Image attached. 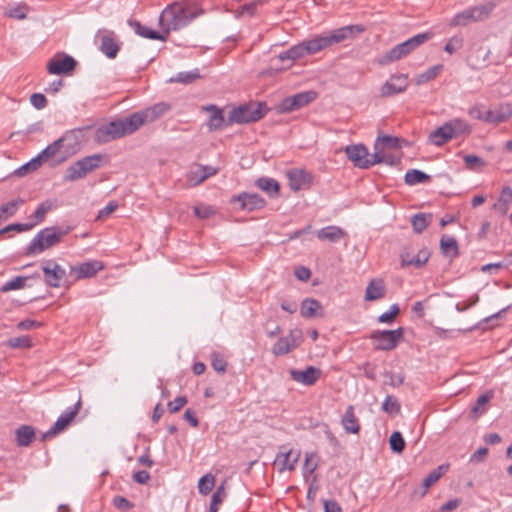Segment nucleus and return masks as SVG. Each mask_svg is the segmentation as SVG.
<instances>
[{
    "label": "nucleus",
    "instance_id": "nucleus-1",
    "mask_svg": "<svg viewBox=\"0 0 512 512\" xmlns=\"http://www.w3.org/2000/svg\"><path fill=\"white\" fill-rule=\"evenodd\" d=\"M202 14L196 1L185 0L168 5L159 16V24L164 34L151 30L138 21H130L135 33L143 38L164 41L170 30H179L188 25L192 20Z\"/></svg>",
    "mask_w": 512,
    "mask_h": 512
},
{
    "label": "nucleus",
    "instance_id": "nucleus-2",
    "mask_svg": "<svg viewBox=\"0 0 512 512\" xmlns=\"http://www.w3.org/2000/svg\"><path fill=\"white\" fill-rule=\"evenodd\" d=\"M168 107L164 103L134 112L126 117L115 119L100 126L95 133L98 142L107 143L137 131L145 123L153 122L162 116Z\"/></svg>",
    "mask_w": 512,
    "mask_h": 512
},
{
    "label": "nucleus",
    "instance_id": "nucleus-3",
    "mask_svg": "<svg viewBox=\"0 0 512 512\" xmlns=\"http://www.w3.org/2000/svg\"><path fill=\"white\" fill-rule=\"evenodd\" d=\"M69 228L70 226H67V229L60 230L56 229L55 227H45L39 231L37 235L32 239L26 248L25 254L29 256L37 255L46 249L51 248L57 244L65 234L69 232Z\"/></svg>",
    "mask_w": 512,
    "mask_h": 512
},
{
    "label": "nucleus",
    "instance_id": "nucleus-4",
    "mask_svg": "<svg viewBox=\"0 0 512 512\" xmlns=\"http://www.w3.org/2000/svg\"><path fill=\"white\" fill-rule=\"evenodd\" d=\"M430 38L431 34L428 32L417 34L391 48L388 52H386L378 59V63L380 65H388L395 61H398L409 55L417 47L428 41Z\"/></svg>",
    "mask_w": 512,
    "mask_h": 512
},
{
    "label": "nucleus",
    "instance_id": "nucleus-5",
    "mask_svg": "<svg viewBox=\"0 0 512 512\" xmlns=\"http://www.w3.org/2000/svg\"><path fill=\"white\" fill-rule=\"evenodd\" d=\"M102 160V154H93L79 159L65 170L64 180L74 182L86 177L100 167Z\"/></svg>",
    "mask_w": 512,
    "mask_h": 512
},
{
    "label": "nucleus",
    "instance_id": "nucleus-6",
    "mask_svg": "<svg viewBox=\"0 0 512 512\" xmlns=\"http://www.w3.org/2000/svg\"><path fill=\"white\" fill-rule=\"evenodd\" d=\"M345 153L354 166L361 169H368L378 163H388V160L381 156L379 152L370 154L362 144L346 146Z\"/></svg>",
    "mask_w": 512,
    "mask_h": 512
},
{
    "label": "nucleus",
    "instance_id": "nucleus-7",
    "mask_svg": "<svg viewBox=\"0 0 512 512\" xmlns=\"http://www.w3.org/2000/svg\"><path fill=\"white\" fill-rule=\"evenodd\" d=\"M267 106L263 103H251L233 108L228 115L227 125L243 124L260 120L265 116Z\"/></svg>",
    "mask_w": 512,
    "mask_h": 512
},
{
    "label": "nucleus",
    "instance_id": "nucleus-8",
    "mask_svg": "<svg viewBox=\"0 0 512 512\" xmlns=\"http://www.w3.org/2000/svg\"><path fill=\"white\" fill-rule=\"evenodd\" d=\"M403 336V328L395 330H376L369 338L372 340L374 348L377 350L389 351L394 349Z\"/></svg>",
    "mask_w": 512,
    "mask_h": 512
},
{
    "label": "nucleus",
    "instance_id": "nucleus-9",
    "mask_svg": "<svg viewBox=\"0 0 512 512\" xmlns=\"http://www.w3.org/2000/svg\"><path fill=\"white\" fill-rule=\"evenodd\" d=\"M303 342V333L299 328L291 329L287 336L279 338L272 346V353L275 356H282L298 348Z\"/></svg>",
    "mask_w": 512,
    "mask_h": 512
},
{
    "label": "nucleus",
    "instance_id": "nucleus-10",
    "mask_svg": "<svg viewBox=\"0 0 512 512\" xmlns=\"http://www.w3.org/2000/svg\"><path fill=\"white\" fill-rule=\"evenodd\" d=\"M81 408V400L79 399L72 407L66 409L56 420L54 425L46 431L42 439L46 440L48 438H52L56 436L58 433L64 431L78 414Z\"/></svg>",
    "mask_w": 512,
    "mask_h": 512
},
{
    "label": "nucleus",
    "instance_id": "nucleus-11",
    "mask_svg": "<svg viewBox=\"0 0 512 512\" xmlns=\"http://www.w3.org/2000/svg\"><path fill=\"white\" fill-rule=\"evenodd\" d=\"M45 283L53 288L60 287L66 277V270L54 260L42 262Z\"/></svg>",
    "mask_w": 512,
    "mask_h": 512
},
{
    "label": "nucleus",
    "instance_id": "nucleus-12",
    "mask_svg": "<svg viewBox=\"0 0 512 512\" xmlns=\"http://www.w3.org/2000/svg\"><path fill=\"white\" fill-rule=\"evenodd\" d=\"M96 41L100 42L99 50L109 59H114L119 52V45L116 42V34L107 29H99Z\"/></svg>",
    "mask_w": 512,
    "mask_h": 512
},
{
    "label": "nucleus",
    "instance_id": "nucleus-13",
    "mask_svg": "<svg viewBox=\"0 0 512 512\" xmlns=\"http://www.w3.org/2000/svg\"><path fill=\"white\" fill-rule=\"evenodd\" d=\"M76 60L67 54L58 53L47 64V70L52 75L68 74L76 66Z\"/></svg>",
    "mask_w": 512,
    "mask_h": 512
},
{
    "label": "nucleus",
    "instance_id": "nucleus-14",
    "mask_svg": "<svg viewBox=\"0 0 512 512\" xmlns=\"http://www.w3.org/2000/svg\"><path fill=\"white\" fill-rule=\"evenodd\" d=\"M316 97V92L312 90L300 92L293 96L283 99L279 107L282 112H291L308 105L309 103L314 101Z\"/></svg>",
    "mask_w": 512,
    "mask_h": 512
},
{
    "label": "nucleus",
    "instance_id": "nucleus-15",
    "mask_svg": "<svg viewBox=\"0 0 512 512\" xmlns=\"http://www.w3.org/2000/svg\"><path fill=\"white\" fill-rule=\"evenodd\" d=\"M364 31V27L362 25H347L338 29L331 31L329 34H324L325 40L327 42L328 47L340 43L346 39H351L355 37V35Z\"/></svg>",
    "mask_w": 512,
    "mask_h": 512
},
{
    "label": "nucleus",
    "instance_id": "nucleus-16",
    "mask_svg": "<svg viewBox=\"0 0 512 512\" xmlns=\"http://www.w3.org/2000/svg\"><path fill=\"white\" fill-rule=\"evenodd\" d=\"M300 457V451L296 453L292 449H287L285 445L280 446L279 452L275 458V465L278 466L280 473L288 470L292 471L295 469Z\"/></svg>",
    "mask_w": 512,
    "mask_h": 512
},
{
    "label": "nucleus",
    "instance_id": "nucleus-17",
    "mask_svg": "<svg viewBox=\"0 0 512 512\" xmlns=\"http://www.w3.org/2000/svg\"><path fill=\"white\" fill-rule=\"evenodd\" d=\"M408 87V76L406 74L392 75L380 88L383 97L393 96L404 92Z\"/></svg>",
    "mask_w": 512,
    "mask_h": 512
},
{
    "label": "nucleus",
    "instance_id": "nucleus-18",
    "mask_svg": "<svg viewBox=\"0 0 512 512\" xmlns=\"http://www.w3.org/2000/svg\"><path fill=\"white\" fill-rule=\"evenodd\" d=\"M289 374L295 382L304 386L314 385L321 376V370L314 366H308L305 370L290 369Z\"/></svg>",
    "mask_w": 512,
    "mask_h": 512
},
{
    "label": "nucleus",
    "instance_id": "nucleus-19",
    "mask_svg": "<svg viewBox=\"0 0 512 512\" xmlns=\"http://www.w3.org/2000/svg\"><path fill=\"white\" fill-rule=\"evenodd\" d=\"M510 118H512L511 103H500L493 108L488 109L486 113L487 124L498 125L508 121Z\"/></svg>",
    "mask_w": 512,
    "mask_h": 512
},
{
    "label": "nucleus",
    "instance_id": "nucleus-20",
    "mask_svg": "<svg viewBox=\"0 0 512 512\" xmlns=\"http://www.w3.org/2000/svg\"><path fill=\"white\" fill-rule=\"evenodd\" d=\"M232 202L240 209L254 211L264 207L265 200L255 193L244 192L232 199Z\"/></svg>",
    "mask_w": 512,
    "mask_h": 512
},
{
    "label": "nucleus",
    "instance_id": "nucleus-21",
    "mask_svg": "<svg viewBox=\"0 0 512 512\" xmlns=\"http://www.w3.org/2000/svg\"><path fill=\"white\" fill-rule=\"evenodd\" d=\"M286 176L288 179L289 187L294 191L303 189L311 182V175L308 172L300 169L289 170L286 173Z\"/></svg>",
    "mask_w": 512,
    "mask_h": 512
},
{
    "label": "nucleus",
    "instance_id": "nucleus-22",
    "mask_svg": "<svg viewBox=\"0 0 512 512\" xmlns=\"http://www.w3.org/2000/svg\"><path fill=\"white\" fill-rule=\"evenodd\" d=\"M430 258V252L427 248L420 249L415 256H410L408 253H403L401 255V265L403 267L406 266H415L417 268L422 267Z\"/></svg>",
    "mask_w": 512,
    "mask_h": 512
},
{
    "label": "nucleus",
    "instance_id": "nucleus-23",
    "mask_svg": "<svg viewBox=\"0 0 512 512\" xmlns=\"http://www.w3.org/2000/svg\"><path fill=\"white\" fill-rule=\"evenodd\" d=\"M341 424L346 433L357 434L360 431V423L355 415L354 406L349 405L341 418Z\"/></svg>",
    "mask_w": 512,
    "mask_h": 512
},
{
    "label": "nucleus",
    "instance_id": "nucleus-24",
    "mask_svg": "<svg viewBox=\"0 0 512 512\" xmlns=\"http://www.w3.org/2000/svg\"><path fill=\"white\" fill-rule=\"evenodd\" d=\"M204 109L210 113L209 119L207 121V127L210 131L220 130L225 124H227L222 110L217 106L208 105Z\"/></svg>",
    "mask_w": 512,
    "mask_h": 512
},
{
    "label": "nucleus",
    "instance_id": "nucleus-25",
    "mask_svg": "<svg viewBox=\"0 0 512 512\" xmlns=\"http://www.w3.org/2000/svg\"><path fill=\"white\" fill-rule=\"evenodd\" d=\"M103 268L99 261H88L73 267L72 271L76 274L77 278H90Z\"/></svg>",
    "mask_w": 512,
    "mask_h": 512
},
{
    "label": "nucleus",
    "instance_id": "nucleus-26",
    "mask_svg": "<svg viewBox=\"0 0 512 512\" xmlns=\"http://www.w3.org/2000/svg\"><path fill=\"white\" fill-rule=\"evenodd\" d=\"M453 133L448 123L445 122L442 126L430 133L429 141L435 146H441L447 141L453 139Z\"/></svg>",
    "mask_w": 512,
    "mask_h": 512
},
{
    "label": "nucleus",
    "instance_id": "nucleus-27",
    "mask_svg": "<svg viewBox=\"0 0 512 512\" xmlns=\"http://www.w3.org/2000/svg\"><path fill=\"white\" fill-rule=\"evenodd\" d=\"M385 295V285L381 279H372L366 287L364 299L366 301H375L383 298Z\"/></svg>",
    "mask_w": 512,
    "mask_h": 512
},
{
    "label": "nucleus",
    "instance_id": "nucleus-28",
    "mask_svg": "<svg viewBox=\"0 0 512 512\" xmlns=\"http://www.w3.org/2000/svg\"><path fill=\"white\" fill-rule=\"evenodd\" d=\"M433 222H438V224H451L454 222L453 216H445L440 218H435L432 213H417L411 217V224H431Z\"/></svg>",
    "mask_w": 512,
    "mask_h": 512
},
{
    "label": "nucleus",
    "instance_id": "nucleus-29",
    "mask_svg": "<svg viewBox=\"0 0 512 512\" xmlns=\"http://www.w3.org/2000/svg\"><path fill=\"white\" fill-rule=\"evenodd\" d=\"M512 202V188L510 186H504L498 196L497 201L493 204L494 210L499 212L501 215H505L508 210L510 203Z\"/></svg>",
    "mask_w": 512,
    "mask_h": 512
},
{
    "label": "nucleus",
    "instance_id": "nucleus-30",
    "mask_svg": "<svg viewBox=\"0 0 512 512\" xmlns=\"http://www.w3.org/2000/svg\"><path fill=\"white\" fill-rule=\"evenodd\" d=\"M300 311L304 318L322 316V305L314 298H306L301 303Z\"/></svg>",
    "mask_w": 512,
    "mask_h": 512
},
{
    "label": "nucleus",
    "instance_id": "nucleus-31",
    "mask_svg": "<svg viewBox=\"0 0 512 512\" xmlns=\"http://www.w3.org/2000/svg\"><path fill=\"white\" fill-rule=\"evenodd\" d=\"M16 443L20 447L29 446L35 439V430L32 426L22 425L15 432Z\"/></svg>",
    "mask_w": 512,
    "mask_h": 512
},
{
    "label": "nucleus",
    "instance_id": "nucleus-32",
    "mask_svg": "<svg viewBox=\"0 0 512 512\" xmlns=\"http://www.w3.org/2000/svg\"><path fill=\"white\" fill-rule=\"evenodd\" d=\"M217 168L212 166L198 165V167L190 172L189 180L198 185L205 181L207 178L217 173Z\"/></svg>",
    "mask_w": 512,
    "mask_h": 512
},
{
    "label": "nucleus",
    "instance_id": "nucleus-33",
    "mask_svg": "<svg viewBox=\"0 0 512 512\" xmlns=\"http://www.w3.org/2000/svg\"><path fill=\"white\" fill-rule=\"evenodd\" d=\"M496 3L492 0L484 1L483 3L469 7L474 16V21L480 22L488 18L490 13L495 9Z\"/></svg>",
    "mask_w": 512,
    "mask_h": 512
},
{
    "label": "nucleus",
    "instance_id": "nucleus-34",
    "mask_svg": "<svg viewBox=\"0 0 512 512\" xmlns=\"http://www.w3.org/2000/svg\"><path fill=\"white\" fill-rule=\"evenodd\" d=\"M70 140H74V133L68 132L61 138L55 140L52 144L48 145L44 150H42V156H44L47 160L53 156H55L62 147H64V143Z\"/></svg>",
    "mask_w": 512,
    "mask_h": 512
},
{
    "label": "nucleus",
    "instance_id": "nucleus-35",
    "mask_svg": "<svg viewBox=\"0 0 512 512\" xmlns=\"http://www.w3.org/2000/svg\"><path fill=\"white\" fill-rule=\"evenodd\" d=\"M344 230L339 226H324L317 233V236L321 240H327L330 242H337L345 236Z\"/></svg>",
    "mask_w": 512,
    "mask_h": 512
},
{
    "label": "nucleus",
    "instance_id": "nucleus-36",
    "mask_svg": "<svg viewBox=\"0 0 512 512\" xmlns=\"http://www.w3.org/2000/svg\"><path fill=\"white\" fill-rule=\"evenodd\" d=\"M304 48L305 47H304V44L302 41V42L290 47L288 50L280 53L278 58L281 61L289 60L290 61L289 66H290L294 61L307 56Z\"/></svg>",
    "mask_w": 512,
    "mask_h": 512
},
{
    "label": "nucleus",
    "instance_id": "nucleus-37",
    "mask_svg": "<svg viewBox=\"0 0 512 512\" xmlns=\"http://www.w3.org/2000/svg\"><path fill=\"white\" fill-rule=\"evenodd\" d=\"M440 249L445 257H449L451 259L455 258L459 253L456 239L448 235L441 237Z\"/></svg>",
    "mask_w": 512,
    "mask_h": 512
},
{
    "label": "nucleus",
    "instance_id": "nucleus-38",
    "mask_svg": "<svg viewBox=\"0 0 512 512\" xmlns=\"http://www.w3.org/2000/svg\"><path fill=\"white\" fill-rule=\"evenodd\" d=\"M449 469V464H442L437 467L434 471L430 472L428 476L423 480V491L420 496L426 495L428 489L435 484L442 475H444Z\"/></svg>",
    "mask_w": 512,
    "mask_h": 512
},
{
    "label": "nucleus",
    "instance_id": "nucleus-39",
    "mask_svg": "<svg viewBox=\"0 0 512 512\" xmlns=\"http://www.w3.org/2000/svg\"><path fill=\"white\" fill-rule=\"evenodd\" d=\"M305 52L308 55L315 54L320 50L328 47L327 42L325 40L324 34L316 36L313 39L303 41Z\"/></svg>",
    "mask_w": 512,
    "mask_h": 512
},
{
    "label": "nucleus",
    "instance_id": "nucleus-40",
    "mask_svg": "<svg viewBox=\"0 0 512 512\" xmlns=\"http://www.w3.org/2000/svg\"><path fill=\"white\" fill-rule=\"evenodd\" d=\"M255 185L269 196H274L279 191V183L273 178L260 177L255 181Z\"/></svg>",
    "mask_w": 512,
    "mask_h": 512
},
{
    "label": "nucleus",
    "instance_id": "nucleus-41",
    "mask_svg": "<svg viewBox=\"0 0 512 512\" xmlns=\"http://www.w3.org/2000/svg\"><path fill=\"white\" fill-rule=\"evenodd\" d=\"M31 278L40 279L41 276H40V274L38 272L34 273L32 276H17V277H15L12 280L7 281L2 286L1 290L3 292H8V291H12V290L21 289V288L25 287L26 281L31 279Z\"/></svg>",
    "mask_w": 512,
    "mask_h": 512
},
{
    "label": "nucleus",
    "instance_id": "nucleus-42",
    "mask_svg": "<svg viewBox=\"0 0 512 512\" xmlns=\"http://www.w3.org/2000/svg\"><path fill=\"white\" fill-rule=\"evenodd\" d=\"M199 78V69L196 68L191 71L179 72L175 76H172L168 81L170 83L190 84Z\"/></svg>",
    "mask_w": 512,
    "mask_h": 512
},
{
    "label": "nucleus",
    "instance_id": "nucleus-43",
    "mask_svg": "<svg viewBox=\"0 0 512 512\" xmlns=\"http://www.w3.org/2000/svg\"><path fill=\"white\" fill-rule=\"evenodd\" d=\"M475 22L473 13L471 9L468 7L467 9L455 14L450 21V26L458 27V26H466L469 23Z\"/></svg>",
    "mask_w": 512,
    "mask_h": 512
},
{
    "label": "nucleus",
    "instance_id": "nucleus-44",
    "mask_svg": "<svg viewBox=\"0 0 512 512\" xmlns=\"http://www.w3.org/2000/svg\"><path fill=\"white\" fill-rule=\"evenodd\" d=\"M452 130L454 138L459 135L469 134L471 131L470 125L461 118H453L447 121Z\"/></svg>",
    "mask_w": 512,
    "mask_h": 512
},
{
    "label": "nucleus",
    "instance_id": "nucleus-45",
    "mask_svg": "<svg viewBox=\"0 0 512 512\" xmlns=\"http://www.w3.org/2000/svg\"><path fill=\"white\" fill-rule=\"evenodd\" d=\"M28 11V6L26 4L20 3L8 6L5 9L4 14L9 18L23 20L26 18Z\"/></svg>",
    "mask_w": 512,
    "mask_h": 512
},
{
    "label": "nucleus",
    "instance_id": "nucleus-46",
    "mask_svg": "<svg viewBox=\"0 0 512 512\" xmlns=\"http://www.w3.org/2000/svg\"><path fill=\"white\" fill-rule=\"evenodd\" d=\"M430 179V176L426 173L417 170V169H411L408 170L404 176V180L406 184L408 185H416L420 183H424Z\"/></svg>",
    "mask_w": 512,
    "mask_h": 512
},
{
    "label": "nucleus",
    "instance_id": "nucleus-47",
    "mask_svg": "<svg viewBox=\"0 0 512 512\" xmlns=\"http://www.w3.org/2000/svg\"><path fill=\"white\" fill-rule=\"evenodd\" d=\"M442 65H435L427 69L425 72L417 75L414 79L416 85H422L434 78L437 77V75L442 70Z\"/></svg>",
    "mask_w": 512,
    "mask_h": 512
},
{
    "label": "nucleus",
    "instance_id": "nucleus-48",
    "mask_svg": "<svg viewBox=\"0 0 512 512\" xmlns=\"http://www.w3.org/2000/svg\"><path fill=\"white\" fill-rule=\"evenodd\" d=\"M494 397L492 390L486 391L480 395L476 401V404L472 408V412L476 415L483 414L485 412V405Z\"/></svg>",
    "mask_w": 512,
    "mask_h": 512
},
{
    "label": "nucleus",
    "instance_id": "nucleus-49",
    "mask_svg": "<svg viewBox=\"0 0 512 512\" xmlns=\"http://www.w3.org/2000/svg\"><path fill=\"white\" fill-rule=\"evenodd\" d=\"M226 497V492L224 485H220L217 487L216 491L212 494L209 512H217L219 509V505L224 501Z\"/></svg>",
    "mask_w": 512,
    "mask_h": 512
},
{
    "label": "nucleus",
    "instance_id": "nucleus-50",
    "mask_svg": "<svg viewBox=\"0 0 512 512\" xmlns=\"http://www.w3.org/2000/svg\"><path fill=\"white\" fill-rule=\"evenodd\" d=\"M215 485V478L212 474L202 476L198 482V490L200 494L207 495Z\"/></svg>",
    "mask_w": 512,
    "mask_h": 512
},
{
    "label": "nucleus",
    "instance_id": "nucleus-51",
    "mask_svg": "<svg viewBox=\"0 0 512 512\" xmlns=\"http://www.w3.org/2000/svg\"><path fill=\"white\" fill-rule=\"evenodd\" d=\"M400 408H401L400 403L394 396H392V395L386 396V398L382 404L383 411H385L386 413H388L390 415H395L400 412Z\"/></svg>",
    "mask_w": 512,
    "mask_h": 512
},
{
    "label": "nucleus",
    "instance_id": "nucleus-52",
    "mask_svg": "<svg viewBox=\"0 0 512 512\" xmlns=\"http://www.w3.org/2000/svg\"><path fill=\"white\" fill-rule=\"evenodd\" d=\"M216 213V209L207 204H199L194 207V214L200 220H206L211 218Z\"/></svg>",
    "mask_w": 512,
    "mask_h": 512
},
{
    "label": "nucleus",
    "instance_id": "nucleus-53",
    "mask_svg": "<svg viewBox=\"0 0 512 512\" xmlns=\"http://www.w3.org/2000/svg\"><path fill=\"white\" fill-rule=\"evenodd\" d=\"M19 202L12 200L0 206V221L7 220L10 216H12L17 208Z\"/></svg>",
    "mask_w": 512,
    "mask_h": 512
},
{
    "label": "nucleus",
    "instance_id": "nucleus-54",
    "mask_svg": "<svg viewBox=\"0 0 512 512\" xmlns=\"http://www.w3.org/2000/svg\"><path fill=\"white\" fill-rule=\"evenodd\" d=\"M389 443L391 450L397 453H401L405 448V441L399 431H395L391 434Z\"/></svg>",
    "mask_w": 512,
    "mask_h": 512
},
{
    "label": "nucleus",
    "instance_id": "nucleus-55",
    "mask_svg": "<svg viewBox=\"0 0 512 512\" xmlns=\"http://www.w3.org/2000/svg\"><path fill=\"white\" fill-rule=\"evenodd\" d=\"M31 340L28 336H20L11 338L6 342V346L9 348H21V349H27L31 347Z\"/></svg>",
    "mask_w": 512,
    "mask_h": 512
},
{
    "label": "nucleus",
    "instance_id": "nucleus-56",
    "mask_svg": "<svg viewBox=\"0 0 512 512\" xmlns=\"http://www.w3.org/2000/svg\"><path fill=\"white\" fill-rule=\"evenodd\" d=\"M466 167L470 170H480L485 166V161L479 156L468 154L463 157Z\"/></svg>",
    "mask_w": 512,
    "mask_h": 512
},
{
    "label": "nucleus",
    "instance_id": "nucleus-57",
    "mask_svg": "<svg viewBox=\"0 0 512 512\" xmlns=\"http://www.w3.org/2000/svg\"><path fill=\"white\" fill-rule=\"evenodd\" d=\"M397 138L391 137V136H383L379 137L375 143L374 152H379L381 154V151L385 147H394L397 144Z\"/></svg>",
    "mask_w": 512,
    "mask_h": 512
},
{
    "label": "nucleus",
    "instance_id": "nucleus-58",
    "mask_svg": "<svg viewBox=\"0 0 512 512\" xmlns=\"http://www.w3.org/2000/svg\"><path fill=\"white\" fill-rule=\"evenodd\" d=\"M118 208L116 201H110L105 207L100 209L95 217V221H105Z\"/></svg>",
    "mask_w": 512,
    "mask_h": 512
},
{
    "label": "nucleus",
    "instance_id": "nucleus-59",
    "mask_svg": "<svg viewBox=\"0 0 512 512\" xmlns=\"http://www.w3.org/2000/svg\"><path fill=\"white\" fill-rule=\"evenodd\" d=\"M486 113L487 110L485 109L483 104H476L469 108L468 115L475 120H480L486 123Z\"/></svg>",
    "mask_w": 512,
    "mask_h": 512
},
{
    "label": "nucleus",
    "instance_id": "nucleus-60",
    "mask_svg": "<svg viewBox=\"0 0 512 512\" xmlns=\"http://www.w3.org/2000/svg\"><path fill=\"white\" fill-rule=\"evenodd\" d=\"M315 458H316V453H314V452L306 453L304 467H303L304 474H306V473L313 474L315 472V470L318 467V463L316 461H314Z\"/></svg>",
    "mask_w": 512,
    "mask_h": 512
},
{
    "label": "nucleus",
    "instance_id": "nucleus-61",
    "mask_svg": "<svg viewBox=\"0 0 512 512\" xmlns=\"http://www.w3.org/2000/svg\"><path fill=\"white\" fill-rule=\"evenodd\" d=\"M53 207V204L52 202L50 201H45V202H42L38 207L37 209L35 210L34 212V217L35 219L38 221V222H42L44 221L45 219V215L47 214L48 211H50Z\"/></svg>",
    "mask_w": 512,
    "mask_h": 512
},
{
    "label": "nucleus",
    "instance_id": "nucleus-62",
    "mask_svg": "<svg viewBox=\"0 0 512 512\" xmlns=\"http://www.w3.org/2000/svg\"><path fill=\"white\" fill-rule=\"evenodd\" d=\"M399 307L397 304H393L390 306L389 311L384 312L378 317V321L380 323H390L394 320V318L399 314Z\"/></svg>",
    "mask_w": 512,
    "mask_h": 512
},
{
    "label": "nucleus",
    "instance_id": "nucleus-63",
    "mask_svg": "<svg viewBox=\"0 0 512 512\" xmlns=\"http://www.w3.org/2000/svg\"><path fill=\"white\" fill-rule=\"evenodd\" d=\"M462 45L463 39L459 36H453L446 43L444 50L449 54H453L454 52L459 50L462 47Z\"/></svg>",
    "mask_w": 512,
    "mask_h": 512
},
{
    "label": "nucleus",
    "instance_id": "nucleus-64",
    "mask_svg": "<svg viewBox=\"0 0 512 512\" xmlns=\"http://www.w3.org/2000/svg\"><path fill=\"white\" fill-rule=\"evenodd\" d=\"M187 402L188 400L185 396H178L174 400L169 401L167 407L170 413H176L180 411Z\"/></svg>",
    "mask_w": 512,
    "mask_h": 512
}]
</instances>
